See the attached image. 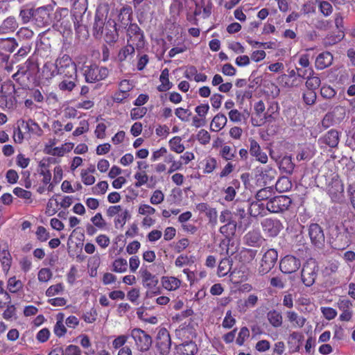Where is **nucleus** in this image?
Segmentation results:
<instances>
[{"mask_svg":"<svg viewBox=\"0 0 355 355\" xmlns=\"http://www.w3.org/2000/svg\"><path fill=\"white\" fill-rule=\"evenodd\" d=\"M12 78L23 89H29L40 83V67L37 60L28 58L25 62L17 66V71Z\"/></svg>","mask_w":355,"mask_h":355,"instance_id":"obj_1","label":"nucleus"},{"mask_svg":"<svg viewBox=\"0 0 355 355\" xmlns=\"http://www.w3.org/2000/svg\"><path fill=\"white\" fill-rule=\"evenodd\" d=\"M15 85L11 80L4 81L0 89V107L3 110H13L17 107Z\"/></svg>","mask_w":355,"mask_h":355,"instance_id":"obj_2","label":"nucleus"},{"mask_svg":"<svg viewBox=\"0 0 355 355\" xmlns=\"http://www.w3.org/2000/svg\"><path fill=\"white\" fill-rule=\"evenodd\" d=\"M55 72L64 78L76 77L77 67L72 58L67 54L60 55L55 61Z\"/></svg>","mask_w":355,"mask_h":355,"instance_id":"obj_3","label":"nucleus"},{"mask_svg":"<svg viewBox=\"0 0 355 355\" xmlns=\"http://www.w3.org/2000/svg\"><path fill=\"white\" fill-rule=\"evenodd\" d=\"M127 43L135 46L137 51L145 46L146 41L143 31L135 23L130 24L126 30Z\"/></svg>","mask_w":355,"mask_h":355,"instance_id":"obj_4","label":"nucleus"},{"mask_svg":"<svg viewBox=\"0 0 355 355\" xmlns=\"http://www.w3.org/2000/svg\"><path fill=\"white\" fill-rule=\"evenodd\" d=\"M85 81L94 83L105 80L109 75V70L105 67H99L96 64L85 66L83 69Z\"/></svg>","mask_w":355,"mask_h":355,"instance_id":"obj_5","label":"nucleus"},{"mask_svg":"<svg viewBox=\"0 0 355 355\" xmlns=\"http://www.w3.org/2000/svg\"><path fill=\"white\" fill-rule=\"evenodd\" d=\"M293 203L290 197L285 195L277 196L267 201V211L273 214L283 213L287 211Z\"/></svg>","mask_w":355,"mask_h":355,"instance_id":"obj_6","label":"nucleus"},{"mask_svg":"<svg viewBox=\"0 0 355 355\" xmlns=\"http://www.w3.org/2000/svg\"><path fill=\"white\" fill-rule=\"evenodd\" d=\"M319 267L315 260L306 261L302 266L301 279L307 287L312 286L318 277Z\"/></svg>","mask_w":355,"mask_h":355,"instance_id":"obj_7","label":"nucleus"},{"mask_svg":"<svg viewBox=\"0 0 355 355\" xmlns=\"http://www.w3.org/2000/svg\"><path fill=\"white\" fill-rule=\"evenodd\" d=\"M141 277L142 278L143 286L147 288L146 295L147 297H152L161 293L160 288L158 286V278L153 275L148 270H141Z\"/></svg>","mask_w":355,"mask_h":355,"instance_id":"obj_8","label":"nucleus"},{"mask_svg":"<svg viewBox=\"0 0 355 355\" xmlns=\"http://www.w3.org/2000/svg\"><path fill=\"white\" fill-rule=\"evenodd\" d=\"M53 6L46 5L35 10L34 23L38 27H46L53 23Z\"/></svg>","mask_w":355,"mask_h":355,"instance_id":"obj_9","label":"nucleus"},{"mask_svg":"<svg viewBox=\"0 0 355 355\" xmlns=\"http://www.w3.org/2000/svg\"><path fill=\"white\" fill-rule=\"evenodd\" d=\"M130 336L135 343L138 350L146 352L148 350L152 345V338L144 330L135 328L130 332Z\"/></svg>","mask_w":355,"mask_h":355,"instance_id":"obj_10","label":"nucleus"},{"mask_svg":"<svg viewBox=\"0 0 355 355\" xmlns=\"http://www.w3.org/2000/svg\"><path fill=\"white\" fill-rule=\"evenodd\" d=\"M278 258L277 251L268 249L263 255L259 267V273L261 275L269 272L275 266Z\"/></svg>","mask_w":355,"mask_h":355,"instance_id":"obj_11","label":"nucleus"},{"mask_svg":"<svg viewBox=\"0 0 355 355\" xmlns=\"http://www.w3.org/2000/svg\"><path fill=\"white\" fill-rule=\"evenodd\" d=\"M175 336L181 341L192 340L196 337V329L191 319L184 322L175 330Z\"/></svg>","mask_w":355,"mask_h":355,"instance_id":"obj_12","label":"nucleus"},{"mask_svg":"<svg viewBox=\"0 0 355 355\" xmlns=\"http://www.w3.org/2000/svg\"><path fill=\"white\" fill-rule=\"evenodd\" d=\"M308 234L311 243L316 248L324 246L325 237L322 227L318 223H311L308 227Z\"/></svg>","mask_w":355,"mask_h":355,"instance_id":"obj_13","label":"nucleus"},{"mask_svg":"<svg viewBox=\"0 0 355 355\" xmlns=\"http://www.w3.org/2000/svg\"><path fill=\"white\" fill-rule=\"evenodd\" d=\"M264 233L269 237H275L283 230L282 223L278 219L266 218L261 222Z\"/></svg>","mask_w":355,"mask_h":355,"instance_id":"obj_14","label":"nucleus"},{"mask_svg":"<svg viewBox=\"0 0 355 355\" xmlns=\"http://www.w3.org/2000/svg\"><path fill=\"white\" fill-rule=\"evenodd\" d=\"M171 345V340L169 332L166 329L159 331L157 338L156 347L161 355H167Z\"/></svg>","mask_w":355,"mask_h":355,"instance_id":"obj_15","label":"nucleus"},{"mask_svg":"<svg viewBox=\"0 0 355 355\" xmlns=\"http://www.w3.org/2000/svg\"><path fill=\"white\" fill-rule=\"evenodd\" d=\"M300 260L293 256L286 255L280 261L279 268L283 273L291 274L296 272L300 267Z\"/></svg>","mask_w":355,"mask_h":355,"instance_id":"obj_16","label":"nucleus"},{"mask_svg":"<svg viewBox=\"0 0 355 355\" xmlns=\"http://www.w3.org/2000/svg\"><path fill=\"white\" fill-rule=\"evenodd\" d=\"M103 35L105 42L109 44H114L118 40L119 33L114 20L109 19L106 21Z\"/></svg>","mask_w":355,"mask_h":355,"instance_id":"obj_17","label":"nucleus"},{"mask_svg":"<svg viewBox=\"0 0 355 355\" xmlns=\"http://www.w3.org/2000/svg\"><path fill=\"white\" fill-rule=\"evenodd\" d=\"M277 82L281 86L288 88L298 87L301 84V80L294 69L288 71V74L284 73L279 76Z\"/></svg>","mask_w":355,"mask_h":355,"instance_id":"obj_18","label":"nucleus"},{"mask_svg":"<svg viewBox=\"0 0 355 355\" xmlns=\"http://www.w3.org/2000/svg\"><path fill=\"white\" fill-rule=\"evenodd\" d=\"M249 143L250 155L254 157L257 162L261 164H266L268 161V155L265 152L262 150L259 144L253 138L249 139Z\"/></svg>","mask_w":355,"mask_h":355,"instance_id":"obj_19","label":"nucleus"},{"mask_svg":"<svg viewBox=\"0 0 355 355\" xmlns=\"http://www.w3.org/2000/svg\"><path fill=\"white\" fill-rule=\"evenodd\" d=\"M195 210L198 211L199 214H205L209 220V223L212 225L217 224V211L215 208L210 207L207 203L200 202L197 204Z\"/></svg>","mask_w":355,"mask_h":355,"instance_id":"obj_20","label":"nucleus"},{"mask_svg":"<svg viewBox=\"0 0 355 355\" xmlns=\"http://www.w3.org/2000/svg\"><path fill=\"white\" fill-rule=\"evenodd\" d=\"M175 347V353L178 355H195L198 352L196 343L193 340L182 341Z\"/></svg>","mask_w":355,"mask_h":355,"instance_id":"obj_21","label":"nucleus"},{"mask_svg":"<svg viewBox=\"0 0 355 355\" xmlns=\"http://www.w3.org/2000/svg\"><path fill=\"white\" fill-rule=\"evenodd\" d=\"M352 302L349 299H340L338 302V307L342 311L339 316L341 321L349 322L352 318L351 308Z\"/></svg>","mask_w":355,"mask_h":355,"instance_id":"obj_22","label":"nucleus"},{"mask_svg":"<svg viewBox=\"0 0 355 355\" xmlns=\"http://www.w3.org/2000/svg\"><path fill=\"white\" fill-rule=\"evenodd\" d=\"M12 261V259L7 244L6 243H0V261L4 272L7 273L10 270Z\"/></svg>","mask_w":355,"mask_h":355,"instance_id":"obj_23","label":"nucleus"},{"mask_svg":"<svg viewBox=\"0 0 355 355\" xmlns=\"http://www.w3.org/2000/svg\"><path fill=\"white\" fill-rule=\"evenodd\" d=\"M334 60L333 55L329 51L319 53L315 60V67L318 70H323L330 67Z\"/></svg>","mask_w":355,"mask_h":355,"instance_id":"obj_24","label":"nucleus"},{"mask_svg":"<svg viewBox=\"0 0 355 355\" xmlns=\"http://www.w3.org/2000/svg\"><path fill=\"white\" fill-rule=\"evenodd\" d=\"M304 335L297 331H293L288 336L287 343L292 352H299L304 340Z\"/></svg>","mask_w":355,"mask_h":355,"instance_id":"obj_25","label":"nucleus"},{"mask_svg":"<svg viewBox=\"0 0 355 355\" xmlns=\"http://www.w3.org/2000/svg\"><path fill=\"white\" fill-rule=\"evenodd\" d=\"M257 253V250L243 248L238 252L236 257L242 265H247L254 260Z\"/></svg>","mask_w":355,"mask_h":355,"instance_id":"obj_26","label":"nucleus"},{"mask_svg":"<svg viewBox=\"0 0 355 355\" xmlns=\"http://www.w3.org/2000/svg\"><path fill=\"white\" fill-rule=\"evenodd\" d=\"M279 115V106L277 102H270L263 116L265 122H275Z\"/></svg>","mask_w":355,"mask_h":355,"instance_id":"obj_27","label":"nucleus"},{"mask_svg":"<svg viewBox=\"0 0 355 355\" xmlns=\"http://www.w3.org/2000/svg\"><path fill=\"white\" fill-rule=\"evenodd\" d=\"M105 20V18H104L103 15H100L98 12L96 13L93 25V35L94 37H102L106 24Z\"/></svg>","mask_w":355,"mask_h":355,"instance_id":"obj_28","label":"nucleus"},{"mask_svg":"<svg viewBox=\"0 0 355 355\" xmlns=\"http://www.w3.org/2000/svg\"><path fill=\"white\" fill-rule=\"evenodd\" d=\"M21 127L26 130L30 135L36 136H42L43 130L39 124L34 120L29 119L27 121H22L21 122Z\"/></svg>","mask_w":355,"mask_h":355,"instance_id":"obj_29","label":"nucleus"},{"mask_svg":"<svg viewBox=\"0 0 355 355\" xmlns=\"http://www.w3.org/2000/svg\"><path fill=\"white\" fill-rule=\"evenodd\" d=\"M163 288L168 291H175L181 286V280L173 276H163L161 278Z\"/></svg>","mask_w":355,"mask_h":355,"instance_id":"obj_30","label":"nucleus"},{"mask_svg":"<svg viewBox=\"0 0 355 355\" xmlns=\"http://www.w3.org/2000/svg\"><path fill=\"white\" fill-rule=\"evenodd\" d=\"M160 84L157 87V89L160 92H165L171 89L173 85L169 80V70L168 68L164 69L159 76Z\"/></svg>","mask_w":355,"mask_h":355,"instance_id":"obj_31","label":"nucleus"},{"mask_svg":"<svg viewBox=\"0 0 355 355\" xmlns=\"http://www.w3.org/2000/svg\"><path fill=\"white\" fill-rule=\"evenodd\" d=\"M245 242L248 245L253 247L260 246L264 239L259 230H253L247 233L245 236Z\"/></svg>","mask_w":355,"mask_h":355,"instance_id":"obj_32","label":"nucleus"},{"mask_svg":"<svg viewBox=\"0 0 355 355\" xmlns=\"http://www.w3.org/2000/svg\"><path fill=\"white\" fill-rule=\"evenodd\" d=\"M64 322V314L63 313H58L56 315V322L53 327V333L58 338L64 337L67 332Z\"/></svg>","mask_w":355,"mask_h":355,"instance_id":"obj_33","label":"nucleus"},{"mask_svg":"<svg viewBox=\"0 0 355 355\" xmlns=\"http://www.w3.org/2000/svg\"><path fill=\"white\" fill-rule=\"evenodd\" d=\"M288 321L292 324L293 328H302L306 323V318L299 315L293 311H288L286 312Z\"/></svg>","mask_w":355,"mask_h":355,"instance_id":"obj_34","label":"nucleus"},{"mask_svg":"<svg viewBox=\"0 0 355 355\" xmlns=\"http://www.w3.org/2000/svg\"><path fill=\"white\" fill-rule=\"evenodd\" d=\"M340 140V134L338 131L334 129L329 130L322 137L323 143L331 148H335L338 146Z\"/></svg>","mask_w":355,"mask_h":355,"instance_id":"obj_35","label":"nucleus"},{"mask_svg":"<svg viewBox=\"0 0 355 355\" xmlns=\"http://www.w3.org/2000/svg\"><path fill=\"white\" fill-rule=\"evenodd\" d=\"M132 10L129 6H123L118 15V20L121 24V26L126 28L129 26L132 20Z\"/></svg>","mask_w":355,"mask_h":355,"instance_id":"obj_36","label":"nucleus"},{"mask_svg":"<svg viewBox=\"0 0 355 355\" xmlns=\"http://www.w3.org/2000/svg\"><path fill=\"white\" fill-rule=\"evenodd\" d=\"M18 27V23L14 17H8L0 26V34L13 33Z\"/></svg>","mask_w":355,"mask_h":355,"instance_id":"obj_37","label":"nucleus"},{"mask_svg":"<svg viewBox=\"0 0 355 355\" xmlns=\"http://www.w3.org/2000/svg\"><path fill=\"white\" fill-rule=\"evenodd\" d=\"M227 122V119L226 116L222 113H218L211 121V131L218 132L221 130L226 125Z\"/></svg>","mask_w":355,"mask_h":355,"instance_id":"obj_38","label":"nucleus"},{"mask_svg":"<svg viewBox=\"0 0 355 355\" xmlns=\"http://www.w3.org/2000/svg\"><path fill=\"white\" fill-rule=\"evenodd\" d=\"M266 205L261 201L257 200L252 202H250L249 205V214L253 217H257L259 216H263L266 214Z\"/></svg>","mask_w":355,"mask_h":355,"instance_id":"obj_39","label":"nucleus"},{"mask_svg":"<svg viewBox=\"0 0 355 355\" xmlns=\"http://www.w3.org/2000/svg\"><path fill=\"white\" fill-rule=\"evenodd\" d=\"M136 48L129 44L121 47L117 54V60L120 62H125L128 58H132L135 55Z\"/></svg>","mask_w":355,"mask_h":355,"instance_id":"obj_40","label":"nucleus"},{"mask_svg":"<svg viewBox=\"0 0 355 355\" xmlns=\"http://www.w3.org/2000/svg\"><path fill=\"white\" fill-rule=\"evenodd\" d=\"M276 175L277 171L275 169L269 166H266V167L261 168L259 176L261 178V180L263 181V184H267L275 180Z\"/></svg>","mask_w":355,"mask_h":355,"instance_id":"obj_41","label":"nucleus"},{"mask_svg":"<svg viewBox=\"0 0 355 355\" xmlns=\"http://www.w3.org/2000/svg\"><path fill=\"white\" fill-rule=\"evenodd\" d=\"M18 44L13 37L0 38V51L12 53L17 47Z\"/></svg>","mask_w":355,"mask_h":355,"instance_id":"obj_42","label":"nucleus"},{"mask_svg":"<svg viewBox=\"0 0 355 355\" xmlns=\"http://www.w3.org/2000/svg\"><path fill=\"white\" fill-rule=\"evenodd\" d=\"M267 319L269 323L275 328L282 327L283 324V318L280 312L277 310L270 311L267 313Z\"/></svg>","mask_w":355,"mask_h":355,"instance_id":"obj_43","label":"nucleus"},{"mask_svg":"<svg viewBox=\"0 0 355 355\" xmlns=\"http://www.w3.org/2000/svg\"><path fill=\"white\" fill-rule=\"evenodd\" d=\"M292 187L293 184L291 180L286 176L280 177L275 184V189L279 193L288 191L291 189Z\"/></svg>","mask_w":355,"mask_h":355,"instance_id":"obj_44","label":"nucleus"},{"mask_svg":"<svg viewBox=\"0 0 355 355\" xmlns=\"http://www.w3.org/2000/svg\"><path fill=\"white\" fill-rule=\"evenodd\" d=\"M219 156L226 162H230L236 157V149H233L228 145H223L221 146Z\"/></svg>","mask_w":355,"mask_h":355,"instance_id":"obj_45","label":"nucleus"},{"mask_svg":"<svg viewBox=\"0 0 355 355\" xmlns=\"http://www.w3.org/2000/svg\"><path fill=\"white\" fill-rule=\"evenodd\" d=\"M279 170L288 174H292L295 164L292 161L291 156H284L280 161L279 165Z\"/></svg>","mask_w":355,"mask_h":355,"instance_id":"obj_46","label":"nucleus"},{"mask_svg":"<svg viewBox=\"0 0 355 355\" xmlns=\"http://www.w3.org/2000/svg\"><path fill=\"white\" fill-rule=\"evenodd\" d=\"M57 75L58 74L55 72L54 64L47 62L43 65L41 73L42 79L48 80Z\"/></svg>","mask_w":355,"mask_h":355,"instance_id":"obj_47","label":"nucleus"},{"mask_svg":"<svg viewBox=\"0 0 355 355\" xmlns=\"http://www.w3.org/2000/svg\"><path fill=\"white\" fill-rule=\"evenodd\" d=\"M232 186H229L224 189V199L227 202H231L235 198L236 195V189L239 188L240 182L237 180H234L232 182Z\"/></svg>","mask_w":355,"mask_h":355,"instance_id":"obj_48","label":"nucleus"},{"mask_svg":"<svg viewBox=\"0 0 355 355\" xmlns=\"http://www.w3.org/2000/svg\"><path fill=\"white\" fill-rule=\"evenodd\" d=\"M237 223L232 220L220 227V232L225 237H231L235 234Z\"/></svg>","mask_w":355,"mask_h":355,"instance_id":"obj_49","label":"nucleus"},{"mask_svg":"<svg viewBox=\"0 0 355 355\" xmlns=\"http://www.w3.org/2000/svg\"><path fill=\"white\" fill-rule=\"evenodd\" d=\"M22 282L17 279L15 276L10 277L7 282V288L12 293H17L23 288Z\"/></svg>","mask_w":355,"mask_h":355,"instance_id":"obj_50","label":"nucleus"},{"mask_svg":"<svg viewBox=\"0 0 355 355\" xmlns=\"http://www.w3.org/2000/svg\"><path fill=\"white\" fill-rule=\"evenodd\" d=\"M171 150L176 153H182L184 150V146L182 143V139L179 136H175L168 141Z\"/></svg>","mask_w":355,"mask_h":355,"instance_id":"obj_51","label":"nucleus"},{"mask_svg":"<svg viewBox=\"0 0 355 355\" xmlns=\"http://www.w3.org/2000/svg\"><path fill=\"white\" fill-rule=\"evenodd\" d=\"M76 77L68 78H66L58 84V88L62 92H71L76 86Z\"/></svg>","mask_w":355,"mask_h":355,"instance_id":"obj_52","label":"nucleus"},{"mask_svg":"<svg viewBox=\"0 0 355 355\" xmlns=\"http://www.w3.org/2000/svg\"><path fill=\"white\" fill-rule=\"evenodd\" d=\"M315 155V151L313 147L305 146L302 148L297 154L296 159L298 161L310 160Z\"/></svg>","mask_w":355,"mask_h":355,"instance_id":"obj_53","label":"nucleus"},{"mask_svg":"<svg viewBox=\"0 0 355 355\" xmlns=\"http://www.w3.org/2000/svg\"><path fill=\"white\" fill-rule=\"evenodd\" d=\"M232 262L231 261L227 259V258H225V259H223L219 264H218V271H217V274L219 277H225V275H227L231 268H232Z\"/></svg>","mask_w":355,"mask_h":355,"instance_id":"obj_54","label":"nucleus"},{"mask_svg":"<svg viewBox=\"0 0 355 355\" xmlns=\"http://www.w3.org/2000/svg\"><path fill=\"white\" fill-rule=\"evenodd\" d=\"M218 166V162L215 157L209 156L204 160L203 173L209 174L213 173Z\"/></svg>","mask_w":355,"mask_h":355,"instance_id":"obj_55","label":"nucleus"},{"mask_svg":"<svg viewBox=\"0 0 355 355\" xmlns=\"http://www.w3.org/2000/svg\"><path fill=\"white\" fill-rule=\"evenodd\" d=\"M274 193L273 189L271 187H267L259 189L256 194V199L259 201L267 200L272 198Z\"/></svg>","mask_w":355,"mask_h":355,"instance_id":"obj_56","label":"nucleus"},{"mask_svg":"<svg viewBox=\"0 0 355 355\" xmlns=\"http://www.w3.org/2000/svg\"><path fill=\"white\" fill-rule=\"evenodd\" d=\"M344 37L343 33L342 34H335V33H330L328 34L324 39H323V45L325 47L333 46L339 42H340Z\"/></svg>","mask_w":355,"mask_h":355,"instance_id":"obj_57","label":"nucleus"},{"mask_svg":"<svg viewBox=\"0 0 355 355\" xmlns=\"http://www.w3.org/2000/svg\"><path fill=\"white\" fill-rule=\"evenodd\" d=\"M128 268V263L126 259L123 258H118L116 259L112 263V269L113 272L117 273H123L127 270Z\"/></svg>","mask_w":355,"mask_h":355,"instance_id":"obj_58","label":"nucleus"},{"mask_svg":"<svg viewBox=\"0 0 355 355\" xmlns=\"http://www.w3.org/2000/svg\"><path fill=\"white\" fill-rule=\"evenodd\" d=\"M250 332L247 327H242L236 338V344L239 346H243L245 342L249 338Z\"/></svg>","mask_w":355,"mask_h":355,"instance_id":"obj_59","label":"nucleus"},{"mask_svg":"<svg viewBox=\"0 0 355 355\" xmlns=\"http://www.w3.org/2000/svg\"><path fill=\"white\" fill-rule=\"evenodd\" d=\"M13 193L18 198L25 200L26 203L29 204L33 202L32 193L30 191L25 190L21 187H15L13 189Z\"/></svg>","mask_w":355,"mask_h":355,"instance_id":"obj_60","label":"nucleus"},{"mask_svg":"<svg viewBox=\"0 0 355 355\" xmlns=\"http://www.w3.org/2000/svg\"><path fill=\"white\" fill-rule=\"evenodd\" d=\"M320 84L321 80L320 77L314 75L308 76L305 83L306 89L313 90L315 92L320 87Z\"/></svg>","mask_w":355,"mask_h":355,"instance_id":"obj_61","label":"nucleus"},{"mask_svg":"<svg viewBox=\"0 0 355 355\" xmlns=\"http://www.w3.org/2000/svg\"><path fill=\"white\" fill-rule=\"evenodd\" d=\"M134 178L135 179V187L137 188H140L143 185L147 184L148 181V176L145 171H141L135 173L134 175Z\"/></svg>","mask_w":355,"mask_h":355,"instance_id":"obj_62","label":"nucleus"},{"mask_svg":"<svg viewBox=\"0 0 355 355\" xmlns=\"http://www.w3.org/2000/svg\"><path fill=\"white\" fill-rule=\"evenodd\" d=\"M236 98L238 103L243 104L245 99H250L252 97V89H239L235 93Z\"/></svg>","mask_w":355,"mask_h":355,"instance_id":"obj_63","label":"nucleus"},{"mask_svg":"<svg viewBox=\"0 0 355 355\" xmlns=\"http://www.w3.org/2000/svg\"><path fill=\"white\" fill-rule=\"evenodd\" d=\"M232 313L231 310L226 312L225 316L222 322V327L224 329H232L236 324V320Z\"/></svg>","mask_w":355,"mask_h":355,"instance_id":"obj_64","label":"nucleus"}]
</instances>
